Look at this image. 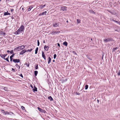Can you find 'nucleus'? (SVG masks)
Returning <instances> with one entry per match:
<instances>
[{
    "label": "nucleus",
    "mask_w": 120,
    "mask_h": 120,
    "mask_svg": "<svg viewBox=\"0 0 120 120\" xmlns=\"http://www.w3.org/2000/svg\"><path fill=\"white\" fill-rule=\"evenodd\" d=\"M26 65H27V66L28 67H29V64H26Z\"/></svg>",
    "instance_id": "obj_50"
},
{
    "label": "nucleus",
    "mask_w": 120,
    "mask_h": 120,
    "mask_svg": "<svg viewBox=\"0 0 120 120\" xmlns=\"http://www.w3.org/2000/svg\"><path fill=\"white\" fill-rule=\"evenodd\" d=\"M89 11V12L91 13H92V14H94V12L90 10Z\"/></svg>",
    "instance_id": "obj_31"
},
{
    "label": "nucleus",
    "mask_w": 120,
    "mask_h": 120,
    "mask_svg": "<svg viewBox=\"0 0 120 120\" xmlns=\"http://www.w3.org/2000/svg\"><path fill=\"white\" fill-rule=\"evenodd\" d=\"M63 44L65 46H67L68 45V43L66 41H65L63 43Z\"/></svg>",
    "instance_id": "obj_18"
},
{
    "label": "nucleus",
    "mask_w": 120,
    "mask_h": 120,
    "mask_svg": "<svg viewBox=\"0 0 120 120\" xmlns=\"http://www.w3.org/2000/svg\"><path fill=\"white\" fill-rule=\"evenodd\" d=\"M14 9H12L11 10V12H12L14 11Z\"/></svg>",
    "instance_id": "obj_47"
},
{
    "label": "nucleus",
    "mask_w": 120,
    "mask_h": 120,
    "mask_svg": "<svg viewBox=\"0 0 120 120\" xmlns=\"http://www.w3.org/2000/svg\"><path fill=\"white\" fill-rule=\"evenodd\" d=\"M97 101L98 103H99V100H98V99H97Z\"/></svg>",
    "instance_id": "obj_55"
},
{
    "label": "nucleus",
    "mask_w": 120,
    "mask_h": 120,
    "mask_svg": "<svg viewBox=\"0 0 120 120\" xmlns=\"http://www.w3.org/2000/svg\"><path fill=\"white\" fill-rule=\"evenodd\" d=\"M21 108L22 110H24L25 109V107L22 106H21Z\"/></svg>",
    "instance_id": "obj_39"
},
{
    "label": "nucleus",
    "mask_w": 120,
    "mask_h": 120,
    "mask_svg": "<svg viewBox=\"0 0 120 120\" xmlns=\"http://www.w3.org/2000/svg\"><path fill=\"white\" fill-rule=\"evenodd\" d=\"M42 57L44 58L45 60H46L45 56V55L44 52H42Z\"/></svg>",
    "instance_id": "obj_9"
},
{
    "label": "nucleus",
    "mask_w": 120,
    "mask_h": 120,
    "mask_svg": "<svg viewBox=\"0 0 120 120\" xmlns=\"http://www.w3.org/2000/svg\"><path fill=\"white\" fill-rule=\"evenodd\" d=\"M66 22H68V21H67Z\"/></svg>",
    "instance_id": "obj_64"
},
{
    "label": "nucleus",
    "mask_w": 120,
    "mask_h": 120,
    "mask_svg": "<svg viewBox=\"0 0 120 120\" xmlns=\"http://www.w3.org/2000/svg\"><path fill=\"white\" fill-rule=\"evenodd\" d=\"M112 40V39L111 38H108V39H105L104 40L105 42H107L108 41H111Z\"/></svg>",
    "instance_id": "obj_4"
},
{
    "label": "nucleus",
    "mask_w": 120,
    "mask_h": 120,
    "mask_svg": "<svg viewBox=\"0 0 120 120\" xmlns=\"http://www.w3.org/2000/svg\"><path fill=\"white\" fill-rule=\"evenodd\" d=\"M88 85H86L85 86V89L87 90L88 88Z\"/></svg>",
    "instance_id": "obj_32"
},
{
    "label": "nucleus",
    "mask_w": 120,
    "mask_h": 120,
    "mask_svg": "<svg viewBox=\"0 0 120 120\" xmlns=\"http://www.w3.org/2000/svg\"><path fill=\"white\" fill-rule=\"evenodd\" d=\"M20 46V47L21 48V49H24L25 47V46L23 45H21V46Z\"/></svg>",
    "instance_id": "obj_30"
},
{
    "label": "nucleus",
    "mask_w": 120,
    "mask_h": 120,
    "mask_svg": "<svg viewBox=\"0 0 120 120\" xmlns=\"http://www.w3.org/2000/svg\"><path fill=\"white\" fill-rule=\"evenodd\" d=\"M86 57H87V58L88 59H89L90 60H92V59L91 58H90V57L89 56H88L87 55L86 56Z\"/></svg>",
    "instance_id": "obj_38"
},
{
    "label": "nucleus",
    "mask_w": 120,
    "mask_h": 120,
    "mask_svg": "<svg viewBox=\"0 0 120 120\" xmlns=\"http://www.w3.org/2000/svg\"><path fill=\"white\" fill-rule=\"evenodd\" d=\"M14 34H15L17 35V34H20L19 33V32H18V31H17L14 32Z\"/></svg>",
    "instance_id": "obj_27"
},
{
    "label": "nucleus",
    "mask_w": 120,
    "mask_h": 120,
    "mask_svg": "<svg viewBox=\"0 0 120 120\" xmlns=\"http://www.w3.org/2000/svg\"><path fill=\"white\" fill-rule=\"evenodd\" d=\"M113 21L120 25V22H118L117 21H116L115 20H114V21Z\"/></svg>",
    "instance_id": "obj_24"
},
{
    "label": "nucleus",
    "mask_w": 120,
    "mask_h": 120,
    "mask_svg": "<svg viewBox=\"0 0 120 120\" xmlns=\"http://www.w3.org/2000/svg\"><path fill=\"white\" fill-rule=\"evenodd\" d=\"M20 75V76H21V77L22 78H23V75H22V74H21Z\"/></svg>",
    "instance_id": "obj_46"
},
{
    "label": "nucleus",
    "mask_w": 120,
    "mask_h": 120,
    "mask_svg": "<svg viewBox=\"0 0 120 120\" xmlns=\"http://www.w3.org/2000/svg\"><path fill=\"white\" fill-rule=\"evenodd\" d=\"M10 14L8 12H5L4 13V15H10Z\"/></svg>",
    "instance_id": "obj_19"
},
{
    "label": "nucleus",
    "mask_w": 120,
    "mask_h": 120,
    "mask_svg": "<svg viewBox=\"0 0 120 120\" xmlns=\"http://www.w3.org/2000/svg\"><path fill=\"white\" fill-rule=\"evenodd\" d=\"M77 22L78 23H80V20L79 19H77Z\"/></svg>",
    "instance_id": "obj_36"
},
{
    "label": "nucleus",
    "mask_w": 120,
    "mask_h": 120,
    "mask_svg": "<svg viewBox=\"0 0 120 120\" xmlns=\"http://www.w3.org/2000/svg\"><path fill=\"white\" fill-rule=\"evenodd\" d=\"M57 44L58 46L60 47V44L59 43H58Z\"/></svg>",
    "instance_id": "obj_48"
},
{
    "label": "nucleus",
    "mask_w": 120,
    "mask_h": 120,
    "mask_svg": "<svg viewBox=\"0 0 120 120\" xmlns=\"http://www.w3.org/2000/svg\"><path fill=\"white\" fill-rule=\"evenodd\" d=\"M18 67H19V69L20 68V66L19 65H18Z\"/></svg>",
    "instance_id": "obj_60"
},
{
    "label": "nucleus",
    "mask_w": 120,
    "mask_h": 120,
    "mask_svg": "<svg viewBox=\"0 0 120 120\" xmlns=\"http://www.w3.org/2000/svg\"><path fill=\"white\" fill-rule=\"evenodd\" d=\"M38 110L40 112L43 113H45L46 111L42 109H41L39 107H38Z\"/></svg>",
    "instance_id": "obj_6"
},
{
    "label": "nucleus",
    "mask_w": 120,
    "mask_h": 120,
    "mask_svg": "<svg viewBox=\"0 0 120 120\" xmlns=\"http://www.w3.org/2000/svg\"><path fill=\"white\" fill-rule=\"evenodd\" d=\"M117 75L118 76H120V70H119V72L118 73H117Z\"/></svg>",
    "instance_id": "obj_42"
},
{
    "label": "nucleus",
    "mask_w": 120,
    "mask_h": 120,
    "mask_svg": "<svg viewBox=\"0 0 120 120\" xmlns=\"http://www.w3.org/2000/svg\"><path fill=\"white\" fill-rule=\"evenodd\" d=\"M34 73L35 75L36 76L38 73V71H34Z\"/></svg>",
    "instance_id": "obj_25"
},
{
    "label": "nucleus",
    "mask_w": 120,
    "mask_h": 120,
    "mask_svg": "<svg viewBox=\"0 0 120 120\" xmlns=\"http://www.w3.org/2000/svg\"><path fill=\"white\" fill-rule=\"evenodd\" d=\"M52 61L53 62H54L55 61V60H52Z\"/></svg>",
    "instance_id": "obj_61"
},
{
    "label": "nucleus",
    "mask_w": 120,
    "mask_h": 120,
    "mask_svg": "<svg viewBox=\"0 0 120 120\" xmlns=\"http://www.w3.org/2000/svg\"><path fill=\"white\" fill-rule=\"evenodd\" d=\"M33 7L32 6H30L29 8L28 9V11H30L31 9Z\"/></svg>",
    "instance_id": "obj_22"
},
{
    "label": "nucleus",
    "mask_w": 120,
    "mask_h": 120,
    "mask_svg": "<svg viewBox=\"0 0 120 120\" xmlns=\"http://www.w3.org/2000/svg\"><path fill=\"white\" fill-rule=\"evenodd\" d=\"M35 69L36 70L38 68V65L36 64L35 65Z\"/></svg>",
    "instance_id": "obj_23"
},
{
    "label": "nucleus",
    "mask_w": 120,
    "mask_h": 120,
    "mask_svg": "<svg viewBox=\"0 0 120 120\" xmlns=\"http://www.w3.org/2000/svg\"><path fill=\"white\" fill-rule=\"evenodd\" d=\"M91 41H92L93 40V39H92V38H91Z\"/></svg>",
    "instance_id": "obj_63"
},
{
    "label": "nucleus",
    "mask_w": 120,
    "mask_h": 120,
    "mask_svg": "<svg viewBox=\"0 0 120 120\" xmlns=\"http://www.w3.org/2000/svg\"><path fill=\"white\" fill-rule=\"evenodd\" d=\"M0 56L2 58L4 59H5V56H4V55L2 54H0Z\"/></svg>",
    "instance_id": "obj_16"
},
{
    "label": "nucleus",
    "mask_w": 120,
    "mask_h": 120,
    "mask_svg": "<svg viewBox=\"0 0 120 120\" xmlns=\"http://www.w3.org/2000/svg\"><path fill=\"white\" fill-rule=\"evenodd\" d=\"M37 42H38V46H39V45L40 43H39V41L38 40L37 41Z\"/></svg>",
    "instance_id": "obj_40"
},
{
    "label": "nucleus",
    "mask_w": 120,
    "mask_h": 120,
    "mask_svg": "<svg viewBox=\"0 0 120 120\" xmlns=\"http://www.w3.org/2000/svg\"><path fill=\"white\" fill-rule=\"evenodd\" d=\"M67 7L64 6H62L61 7L60 11H66L67 10Z\"/></svg>",
    "instance_id": "obj_2"
},
{
    "label": "nucleus",
    "mask_w": 120,
    "mask_h": 120,
    "mask_svg": "<svg viewBox=\"0 0 120 120\" xmlns=\"http://www.w3.org/2000/svg\"><path fill=\"white\" fill-rule=\"evenodd\" d=\"M38 51V50H37V49H35V54H36L37 53Z\"/></svg>",
    "instance_id": "obj_43"
},
{
    "label": "nucleus",
    "mask_w": 120,
    "mask_h": 120,
    "mask_svg": "<svg viewBox=\"0 0 120 120\" xmlns=\"http://www.w3.org/2000/svg\"><path fill=\"white\" fill-rule=\"evenodd\" d=\"M7 52L8 53V52H10V51H9V50H8L7 51Z\"/></svg>",
    "instance_id": "obj_54"
},
{
    "label": "nucleus",
    "mask_w": 120,
    "mask_h": 120,
    "mask_svg": "<svg viewBox=\"0 0 120 120\" xmlns=\"http://www.w3.org/2000/svg\"><path fill=\"white\" fill-rule=\"evenodd\" d=\"M56 56V54H55L54 55L53 58L54 59H55Z\"/></svg>",
    "instance_id": "obj_37"
},
{
    "label": "nucleus",
    "mask_w": 120,
    "mask_h": 120,
    "mask_svg": "<svg viewBox=\"0 0 120 120\" xmlns=\"http://www.w3.org/2000/svg\"><path fill=\"white\" fill-rule=\"evenodd\" d=\"M1 112L4 114L5 115H6L7 114H10L9 112L7 111H5L4 110H2Z\"/></svg>",
    "instance_id": "obj_7"
},
{
    "label": "nucleus",
    "mask_w": 120,
    "mask_h": 120,
    "mask_svg": "<svg viewBox=\"0 0 120 120\" xmlns=\"http://www.w3.org/2000/svg\"><path fill=\"white\" fill-rule=\"evenodd\" d=\"M108 11L109 12H110V13H111V14L115 15L116 13L114 12H112L111 11L109 10H108Z\"/></svg>",
    "instance_id": "obj_17"
},
{
    "label": "nucleus",
    "mask_w": 120,
    "mask_h": 120,
    "mask_svg": "<svg viewBox=\"0 0 120 120\" xmlns=\"http://www.w3.org/2000/svg\"><path fill=\"white\" fill-rule=\"evenodd\" d=\"M16 50H17L19 51L22 50V49H21V48L20 46L16 47Z\"/></svg>",
    "instance_id": "obj_12"
},
{
    "label": "nucleus",
    "mask_w": 120,
    "mask_h": 120,
    "mask_svg": "<svg viewBox=\"0 0 120 120\" xmlns=\"http://www.w3.org/2000/svg\"><path fill=\"white\" fill-rule=\"evenodd\" d=\"M33 50L31 48L30 49H28L27 50H26V52H31Z\"/></svg>",
    "instance_id": "obj_29"
},
{
    "label": "nucleus",
    "mask_w": 120,
    "mask_h": 120,
    "mask_svg": "<svg viewBox=\"0 0 120 120\" xmlns=\"http://www.w3.org/2000/svg\"><path fill=\"white\" fill-rule=\"evenodd\" d=\"M26 52V50L23 49L19 53L20 55H23V54Z\"/></svg>",
    "instance_id": "obj_8"
},
{
    "label": "nucleus",
    "mask_w": 120,
    "mask_h": 120,
    "mask_svg": "<svg viewBox=\"0 0 120 120\" xmlns=\"http://www.w3.org/2000/svg\"><path fill=\"white\" fill-rule=\"evenodd\" d=\"M43 43H45V41L44 40V41H43Z\"/></svg>",
    "instance_id": "obj_62"
},
{
    "label": "nucleus",
    "mask_w": 120,
    "mask_h": 120,
    "mask_svg": "<svg viewBox=\"0 0 120 120\" xmlns=\"http://www.w3.org/2000/svg\"><path fill=\"white\" fill-rule=\"evenodd\" d=\"M110 19V20L111 21H114V20L113 19Z\"/></svg>",
    "instance_id": "obj_49"
},
{
    "label": "nucleus",
    "mask_w": 120,
    "mask_h": 120,
    "mask_svg": "<svg viewBox=\"0 0 120 120\" xmlns=\"http://www.w3.org/2000/svg\"><path fill=\"white\" fill-rule=\"evenodd\" d=\"M30 86L33 89V86L32 85H31Z\"/></svg>",
    "instance_id": "obj_51"
},
{
    "label": "nucleus",
    "mask_w": 120,
    "mask_h": 120,
    "mask_svg": "<svg viewBox=\"0 0 120 120\" xmlns=\"http://www.w3.org/2000/svg\"><path fill=\"white\" fill-rule=\"evenodd\" d=\"M18 64H16V65H15V66H18Z\"/></svg>",
    "instance_id": "obj_58"
},
{
    "label": "nucleus",
    "mask_w": 120,
    "mask_h": 120,
    "mask_svg": "<svg viewBox=\"0 0 120 120\" xmlns=\"http://www.w3.org/2000/svg\"><path fill=\"white\" fill-rule=\"evenodd\" d=\"M60 31H53L52 32L51 34H52V35H54V34H57V33H60Z\"/></svg>",
    "instance_id": "obj_10"
},
{
    "label": "nucleus",
    "mask_w": 120,
    "mask_h": 120,
    "mask_svg": "<svg viewBox=\"0 0 120 120\" xmlns=\"http://www.w3.org/2000/svg\"><path fill=\"white\" fill-rule=\"evenodd\" d=\"M22 6H21V7L20 8V9H22V10L23 11L24 9V8L23 7H22Z\"/></svg>",
    "instance_id": "obj_41"
},
{
    "label": "nucleus",
    "mask_w": 120,
    "mask_h": 120,
    "mask_svg": "<svg viewBox=\"0 0 120 120\" xmlns=\"http://www.w3.org/2000/svg\"><path fill=\"white\" fill-rule=\"evenodd\" d=\"M118 49L117 47H116V48H114L113 49L112 51H114L115 50L117 49Z\"/></svg>",
    "instance_id": "obj_35"
},
{
    "label": "nucleus",
    "mask_w": 120,
    "mask_h": 120,
    "mask_svg": "<svg viewBox=\"0 0 120 120\" xmlns=\"http://www.w3.org/2000/svg\"><path fill=\"white\" fill-rule=\"evenodd\" d=\"M43 8L42 5H41L39 6V8L41 9Z\"/></svg>",
    "instance_id": "obj_34"
},
{
    "label": "nucleus",
    "mask_w": 120,
    "mask_h": 120,
    "mask_svg": "<svg viewBox=\"0 0 120 120\" xmlns=\"http://www.w3.org/2000/svg\"><path fill=\"white\" fill-rule=\"evenodd\" d=\"M45 5H46L45 4L44 5H42L43 8H44L45 6Z\"/></svg>",
    "instance_id": "obj_53"
},
{
    "label": "nucleus",
    "mask_w": 120,
    "mask_h": 120,
    "mask_svg": "<svg viewBox=\"0 0 120 120\" xmlns=\"http://www.w3.org/2000/svg\"><path fill=\"white\" fill-rule=\"evenodd\" d=\"M48 98L51 101H52L53 100V98L51 96H50L48 97Z\"/></svg>",
    "instance_id": "obj_21"
},
{
    "label": "nucleus",
    "mask_w": 120,
    "mask_h": 120,
    "mask_svg": "<svg viewBox=\"0 0 120 120\" xmlns=\"http://www.w3.org/2000/svg\"><path fill=\"white\" fill-rule=\"evenodd\" d=\"M51 59L50 57H49L48 58V64H49L51 62Z\"/></svg>",
    "instance_id": "obj_20"
},
{
    "label": "nucleus",
    "mask_w": 120,
    "mask_h": 120,
    "mask_svg": "<svg viewBox=\"0 0 120 120\" xmlns=\"http://www.w3.org/2000/svg\"><path fill=\"white\" fill-rule=\"evenodd\" d=\"M46 11H45V12H42V13H40V14H39V15H46Z\"/></svg>",
    "instance_id": "obj_13"
},
{
    "label": "nucleus",
    "mask_w": 120,
    "mask_h": 120,
    "mask_svg": "<svg viewBox=\"0 0 120 120\" xmlns=\"http://www.w3.org/2000/svg\"><path fill=\"white\" fill-rule=\"evenodd\" d=\"M10 114L9 115H11L12 114H13V112H10V113H9Z\"/></svg>",
    "instance_id": "obj_45"
},
{
    "label": "nucleus",
    "mask_w": 120,
    "mask_h": 120,
    "mask_svg": "<svg viewBox=\"0 0 120 120\" xmlns=\"http://www.w3.org/2000/svg\"><path fill=\"white\" fill-rule=\"evenodd\" d=\"M4 90L6 91H7L8 90V88L7 87H4Z\"/></svg>",
    "instance_id": "obj_26"
},
{
    "label": "nucleus",
    "mask_w": 120,
    "mask_h": 120,
    "mask_svg": "<svg viewBox=\"0 0 120 120\" xmlns=\"http://www.w3.org/2000/svg\"><path fill=\"white\" fill-rule=\"evenodd\" d=\"M45 50L46 51H48V46L45 45L44 48Z\"/></svg>",
    "instance_id": "obj_15"
},
{
    "label": "nucleus",
    "mask_w": 120,
    "mask_h": 120,
    "mask_svg": "<svg viewBox=\"0 0 120 120\" xmlns=\"http://www.w3.org/2000/svg\"><path fill=\"white\" fill-rule=\"evenodd\" d=\"M59 24L58 23H53V26L54 27H57L59 26Z\"/></svg>",
    "instance_id": "obj_3"
},
{
    "label": "nucleus",
    "mask_w": 120,
    "mask_h": 120,
    "mask_svg": "<svg viewBox=\"0 0 120 120\" xmlns=\"http://www.w3.org/2000/svg\"><path fill=\"white\" fill-rule=\"evenodd\" d=\"M4 56H5V57L7 55V54H4Z\"/></svg>",
    "instance_id": "obj_59"
},
{
    "label": "nucleus",
    "mask_w": 120,
    "mask_h": 120,
    "mask_svg": "<svg viewBox=\"0 0 120 120\" xmlns=\"http://www.w3.org/2000/svg\"><path fill=\"white\" fill-rule=\"evenodd\" d=\"M12 70L14 71H15V70L13 68H12Z\"/></svg>",
    "instance_id": "obj_57"
},
{
    "label": "nucleus",
    "mask_w": 120,
    "mask_h": 120,
    "mask_svg": "<svg viewBox=\"0 0 120 120\" xmlns=\"http://www.w3.org/2000/svg\"><path fill=\"white\" fill-rule=\"evenodd\" d=\"M45 5H46L45 4L44 5H42L43 8H44L45 6Z\"/></svg>",
    "instance_id": "obj_52"
},
{
    "label": "nucleus",
    "mask_w": 120,
    "mask_h": 120,
    "mask_svg": "<svg viewBox=\"0 0 120 120\" xmlns=\"http://www.w3.org/2000/svg\"><path fill=\"white\" fill-rule=\"evenodd\" d=\"M13 61L14 63H16L20 62V60L19 59H14Z\"/></svg>",
    "instance_id": "obj_5"
},
{
    "label": "nucleus",
    "mask_w": 120,
    "mask_h": 120,
    "mask_svg": "<svg viewBox=\"0 0 120 120\" xmlns=\"http://www.w3.org/2000/svg\"><path fill=\"white\" fill-rule=\"evenodd\" d=\"M36 49H37V50H38V47H37Z\"/></svg>",
    "instance_id": "obj_56"
},
{
    "label": "nucleus",
    "mask_w": 120,
    "mask_h": 120,
    "mask_svg": "<svg viewBox=\"0 0 120 120\" xmlns=\"http://www.w3.org/2000/svg\"><path fill=\"white\" fill-rule=\"evenodd\" d=\"M24 29L23 26L22 25L17 31L19 32V33L20 34L22 33L23 32Z\"/></svg>",
    "instance_id": "obj_1"
},
{
    "label": "nucleus",
    "mask_w": 120,
    "mask_h": 120,
    "mask_svg": "<svg viewBox=\"0 0 120 120\" xmlns=\"http://www.w3.org/2000/svg\"><path fill=\"white\" fill-rule=\"evenodd\" d=\"M14 55V54H13L12 55H11L10 56V61L11 62V61L13 60V57Z\"/></svg>",
    "instance_id": "obj_14"
},
{
    "label": "nucleus",
    "mask_w": 120,
    "mask_h": 120,
    "mask_svg": "<svg viewBox=\"0 0 120 120\" xmlns=\"http://www.w3.org/2000/svg\"><path fill=\"white\" fill-rule=\"evenodd\" d=\"M8 58H9V56H8V57L7 58H5V59H4V60H6V61H7L8 62H9V61L8 60Z\"/></svg>",
    "instance_id": "obj_28"
},
{
    "label": "nucleus",
    "mask_w": 120,
    "mask_h": 120,
    "mask_svg": "<svg viewBox=\"0 0 120 120\" xmlns=\"http://www.w3.org/2000/svg\"><path fill=\"white\" fill-rule=\"evenodd\" d=\"M0 34H2V35H5V33L3 32H1L0 33Z\"/></svg>",
    "instance_id": "obj_33"
},
{
    "label": "nucleus",
    "mask_w": 120,
    "mask_h": 120,
    "mask_svg": "<svg viewBox=\"0 0 120 120\" xmlns=\"http://www.w3.org/2000/svg\"><path fill=\"white\" fill-rule=\"evenodd\" d=\"M10 52L11 54H13V50H12L11 51H10Z\"/></svg>",
    "instance_id": "obj_44"
},
{
    "label": "nucleus",
    "mask_w": 120,
    "mask_h": 120,
    "mask_svg": "<svg viewBox=\"0 0 120 120\" xmlns=\"http://www.w3.org/2000/svg\"><path fill=\"white\" fill-rule=\"evenodd\" d=\"M33 90L34 92L35 91H37V88L34 86V88H33Z\"/></svg>",
    "instance_id": "obj_11"
}]
</instances>
